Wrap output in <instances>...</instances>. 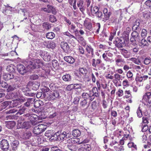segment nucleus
Wrapping results in <instances>:
<instances>
[{"instance_id": "obj_1", "label": "nucleus", "mask_w": 151, "mask_h": 151, "mask_svg": "<svg viewBox=\"0 0 151 151\" xmlns=\"http://www.w3.org/2000/svg\"><path fill=\"white\" fill-rule=\"evenodd\" d=\"M47 126L43 124H39L35 126L33 129V132L35 134L38 135L44 132L46 129Z\"/></svg>"}, {"instance_id": "obj_2", "label": "nucleus", "mask_w": 151, "mask_h": 151, "mask_svg": "<svg viewBox=\"0 0 151 151\" xmlns=\"http://www.w3.org/2000/svg\"><path fill=\"white\" fill-rule=\"evenodd\" d=\"M151 93L150 92L146 93L143 96L142 101L145 105L148 106H151Z\"/></svg>"}, {"instance_id": "obj_3", "label": "nucleus", "mask_w": 151, "mask_h": 151, "mask_svg": "<svg viewBox=\"0 0 151 151\" xmlns=\"http://www.w3.org/2000/svg\"><path fill=\"white\" fill-rule=\"evenodd\" d=\"M60 47L63 52L67 54H70L72 51L71 50L68 43L65 42H62L60 43Z\"/></svg>"}, {"instance_id": "obj_4", "label": "nucleus", "mask_w": 151, "mask_h": 151, "mask_svg": "<svg viewBox=\"0 0 151 151\" xmlns=\"http://www.w3.org/2000/svg\"><path fill=\"white\" fill-rule=\"evenodd\" d=\"M9 145L8 141L6 139H3L0 142V148L4 151H6L8 150Z\"/></svg>"}, {"instance_id": "obj_5", "label": "nucleus", "mask_w": 151, "mask_h": 151, "mask_svg": "<svg viewBox=\"0 0 151 151\" xmlns=\"http://www.w3.org/2000/svg\"><path fill=\"white\" fill-rule=\"evenodd\" d=\"M40 55L45 61H49L50 59L49 53L45 51H41Z\"/></svg>"}, {"instance_id": "obj_6", "label": "nucleus", "mask_w": 151, "mask_h": 151, "mask_svg": "<svg viewBox=\"0 0 151 151\" xmlns=\"http://www.w3.org/2000/svg\"><path fill=\"white\" fill-rule=\"evenodd\" d=\"M81 96L84 99L86 100L87 99H88L91 101H92L94 99V96L93 95H91V91H90L89 93L83 92L82 93Z\"/></svg>"}, {"instance_id": "obj_7", "label": "nucleus", "mask_w": 151, "mask_h": 151, "mask_svg": "<svg viewBox=\"0 0 151 151\" xmlns=\"http://www.w3.org/2000/svg\"><path fill=\"white\" fill-rule=\"evenodd\" d=\"M17 68L19 73L22 75H24L27 72L26 68L22 64L17 65Z\"/></svg>"}, {"instance_id": "obj_8", "label": "nucleus", "mask_w": 151, "mask_h": 151, "mask_svg": "<svg viewBox=\"0 0 151 151\" xmlns=\"http://www.w3.org/2000/svg\"><path fill=\"white\" fill-rule=\"evenodd\" d=\"M3 78L6 81L11 80V81H13L14 79V76L12 73H6L4 74L3 76Z\"/></svg>"}, {"instance_id": "obj_9", "label": "nucleus", "mask_w": 151, "mask_h": 151, "mask_svg": "<svg viewBox=\"0 0 151 151\" xmlns=\"http://www.w3.org/2000/svg\"><path fill=\"white\" fill-rule=\"evenodd\" d=\"M121 52L124 58H129L131 55V52L129 50L124 49H121Z\"/></svg>"}, {"instance_id": "obj_10", "label": "nucleus", "mask_w": 151, "mask_h": 151, "mask_svg": "<svg viewBox=\"0 0 151 151\" xmlns=\"http://www.w3.org/2000/svg\"><path fill=\"white\" fill-rule=\"evenodd\" d=\"M114 43L115 44L116 46L118 48L122 47L125 45L124 40H122L120 39L114 41Z\"/></svg>"}, {"instance_id": "obj_11", "label": "nucleus", "mask_w": 151, "mask_h": 151, "mask_svg": "<svg viewBox=\"0 0 151 151\" xmlns=\"http://www.w3.org/2000/svg\"><path fill=\"white\" fill-rule=\"evenodd\" d=\"M56 133L57 134L58 141L63 140L65 138V135L66 134V132H64L61 133V132L58 131Z\"/></svg>"}, {"instance_id": "obj_12", "label": "nucleus", "mask_w": 151, "mask_h": 151, "mask_svg": "<svg viewBox=\"0 0 151 151\" xmlns=\"http://www.w3.org/2000/svg\"><path fill=\"white\" fill-rule=\"evenodd\" d=\"M25 101L24 99H16L12 101V106L13 107H16L20 104L21 103Z\"/></svg>"}, {"instance_id": "obj_13", "label": "nucleus", "mask_w": 151, "mask_h": 151, "mask_svg": "<svg viewBox=\"0 0 151 151\" xmlns=\"http://www.w3.org/2000/svg\"><path fill=\"white\" fill-rule=\"evenodd\" d=\"M125 62L124 59L122 58L120 55L118 56L115 59L116 64L118 66H121L122 63H124Z\"/></svg>"}, {"instance_id": "obj_14", "label": "nucleus", "mask_w": 151, "mask_h": 151, "mask_svg": "<svg viewBox=\"0 0 151 151\" xmlns=\"http://www.w3.org/2000/svg\"><path fill=\"white\" fill-rule=\"evenodd\" d=\"M131 35L132 37L133 38V39H135L138 42H139L140 41L141 38L139 35V34L137 31H133Z\"/></svg>"}, {"instance_id": "obj_15", "label": "nucleus", "mask_w": 151, "mask_h": 151, "mask_svg": "<svg viewBox=\"0 0 151 151\" xmlns=\"http://www.w3.org/2000/svg\"><path fill=\"white\" fill-rule=\"evenodd\" d=\"M84 25L86 28V31L88 32L91 31L92 28V24L90 22H85Z\"/></svg>"}, {"instance_id": "obj_16", "label": "nucleus", "mask_w": 151, "mask_h": 151, "mask_svg": "<svg viewBox=\"0 0 151 151\" xmlns=\"http://www.w3.org/2000/svg\"><path fill=\"white\" fill-rule=\"evenodd\" d=\"M64 60L70 64L73 63L75 61L74 58L71 56H65L64 57Z\"/></svg>"}, {"instance_id": "obj_17", "label": "nucleus", "mask_w": 151, "mask_h": 151, "mask_svg": "<svg viewBox=\"0 0 151 151\" xmlns=\"http://www.w3.org/2000/svg\"><path fill=\"white\" fill-rule=\"evenodd\" d=\"M139 42V45L141 47H143L145 46H148L149 44L147 41L145 39H141L140 41Z\"/></svg>"}, {"instance_id": "obj_18", "label": "nucleus", "mask_w": 151, "mask_h": 151, "mask_svg": "<svg viewBox=\"0 0 151 151\" xmlns=\"http://www.w3.org/2000/svg\"><path fill=\"white\" fill-rule=\"evenodd\" d=\"M42 98H45L46 99L48 100H53L52 96V94L51 93L48 92L47 93H43Z\"/></svg>"}, {"instance_id": "obj_19", "label": "nucleus", "mask_w": 151, "mask_h": 151, "mask_svg": "<svg viewBox=\"0 0 151 151\" xmlns=\"http://www.w3.org/2000/svg\"><path fill=\"white\" fill-rule=\"evenodd\" d=\"M19 145V142L18 141L15 140L13 141L11 144L12 150L14 151L17 150Z\"/></svg>"}, {"instance_id": "obj_20", "label": "nucleus", "mask_w": 151, "mask_h": 151, "mask_svg": "<svg viewBox=\"0 0 151 151\" xmlns=\"http://www.w3.org/2000/svg\"><path fill=\"white\" fill-rule=\"evenodd\" d=\"M101 62V60L99 59L96 60L95 59H93L92 60V66L96 68L97 66H98L99 64H100Z\"/></svg>"}, {"instance_id": "obj_21", "label": "nucleus", "mask_w": 151, "mask_h": 151, "mask_svg": "<svg viewBox=\"0 0 151 151\" xmlns=\"http://www.w3.org/2000/svg\"><path fill=\"white\" fill-rule=\"evenodd\" d=\"M52 96L53 100L56 99H59L60 96L59 93L58 91H55L53 92L52 93Z\"/></svg>"}, {"instance_id": "obj_22", "label": "nucleus", "mask_w": 151, "mask_h": 151, "mask_svg": "<svg viewBox=\"0 0 151 151\" xmlns=\"http://www.w3.org/2000/svg\"><path fill=\"white\" fill-rule=\"evenodd\" d=\"M12 103V101H5L1 104V106L2 109H5L8 105L11 104Z\"/></svg>"}, {"instance_id": "obj_23", "label": "nucleus", "mask_w": 151, "mask_h": 151, "mask_svg": "<svg viewBox=\"0 0 151 151\" xmlns=\"http://www.w3.org/2000/svg\"><path fill=\"white\" fill-rule=\"evenodd\" d=\"M34 101V99L33 98L28 99L27 101L24 103V105L27 107H29L31 104H33Z\"/></svg>"}, {"instance_id": "obj_24", "label": "nucleus", "mask_w": 151, "mask_h": 151, "mask_svg": "<svg viewBox=\"0 0 151 151\" xmlns=\"http://www.w3.org/2000/svg\"><path fill=\"white\" fill-rule=\"evenodd\" d=\"M63 80L65 81H70L71 80V76L69 74H66L63 76L62 77Z\"/></svg>"}, {"instance_id": "obj_25", "label": "nucleus", "mask_w": 151, "mask_h": 151, "mask_svg": "<svg viewBox=\"0 0 151 151\" xmlns=\"http://www.w3.org/2000/svg\"><path fill=\"white\" fill-rule=\"evenodd\" d=\"M86 50L88 54H91L92 57L94 55L93 49L91 46H87L86 47Z\"/></svg>"}, {"instance_id": "obj_26", "label": "nucleus", "mask_w": 151, "mask_h": 151, "mask_svg": "<svg viewBox=\"0 0 151 151\" xmlns=\"http://www.w3.org/2000/svg\"><path fill=\"white\" fill-rule=\"evenodd\" d=\"M16 125L15 122L13 121H9L7 122L6 127L12 129Z\"/></svg>"}, {"instance_id": "obj_27", "label": "nucleus", "mask_w": 151, "mask_h": 151, "mask_svg": "<svg viewBox=\"0 0 151 151\" xmlns=\"http://www.w3.org/2000/svg\"><path fill=\"white\" fill-rule=\"evenodd\" d=\"M35 64L34 60L29 62V63L28 65V68H30L31 69H34L36 68L35 66Z\"/></svg>"}, {"instance_id": "obj_28", "label": "nucleus", "mask_w": 151, "mask_h": 151, "mask_svg": "<svg viewBox=\"0 0 151 151\" xmlns=\"http://www.w3.org/2000/svg\"><path fill=\"white\" fill-rule=\"evenodd\" d=\"M43 102L40 100L36 101L34 103V106L36 108H38L39 107L42 106L43 105Z\"/></svg>"}, {"instance_id": "obj_29", "label": "nucleus", "mask_w": 151, "mask_h": 151, "mask_svg": "<svg viewBox=\"0 0 151 151\" xmlns=\"http://www.w3.org/2000/svg\"><path fill=\"white\" fill-rule=\"evenodd\" d=\"M17 86L15 84L9 85L7 87L8 88L7 89V91L8 92L12 91L16 89L17 88Z\"/></svg>"}, {"instance_id": "obj_30", "label": "nucleus", "mask_w": 151, "mask_h": 151, "mask_svg": "<svg viewBox=\"0 0 151 151\" xmlns=\"http://www.w3.org/2000/svg\"><path fill=\"white\" fill-rule=\"evenodd\" d=\"M81 134V132L78 129L74 130L72 132V135L74 137H75L79 136Z\"/></svg>"}, {"instance_id": "obj_31", "label": "nucleus", "mask_w": 151, "mask_h": 151, "mask_svg": "<svg viewBox=\"0 0 151 151\" xmlns=\"http://www.w3.org/2000/svg\"><path fill=\"white\" fill-rule=\"evenodd\" d=\"M111 14V13L110 12H109L108 13L106 14H104V17L102 18V21L105 22L106 21L109 20Z\"/></svg>"}, {"instance_id": "obj_32", "label": "nucleus", "mask_w": 151, "mask_h": 151, "mask_svg": "<svg viewBox=\"0 0 151 151\" xmlns=\"http://www.w3.org/2000/svg\"><path fill=\"white\" fill-rule=\"evenodd\" d=\"M55 36V34L53 32H49L46 34V37L49 39H53Z\"/></svg>"}, {"instance_id": "obj_33", "label": "nucleus", "mask_w": 151, "mask_h": 151, "mask_svg": "<svg viewBox=\"0 0 151 151\" xmlns=\"http://www.w3.org/2000/svg\"><path fill=\"white\" fill-rule=\"evenodd\" d=\"M35 66L36 68H39V66L42 65L41 60L39 59H36L34 60Z\"/></svg>"}, {"instance_id": "obj_34", "label": "nucleus", "mask_w": 151, "mask_h": 151, "mask_svg": "<svg viewBox=\"0 0 151 151\" xmlns=\"http://www.w3.org/2000/svg\"><path fill=\"white\" fill-rule=\"evenodd\" d=\"M27 108L25 107V106H23L22 108H21L19 110H18V111L17 113V114L21 115L23 114L25 112V111L27 110Z\"/></svg>"}, {"instance_id": "obj_35", "label": "nucleus", "mask_w": 151, "mask_h": 151, "mask_svg": "<svg viewBox=\"0 0 151 151\" xmlns=\"http://www.w3.org/2000/svg\"><path fill=\"white\" fill-rule=\"evenodd\" d=\"M78 141L76 138H71L67 140V142L68 143L75 144L77 143Z\"/></svg>"}, {"instance_id": "obj_36", "label": "nucleus", "mask_w": 151, "mask_h": 151, "mask_svg": "<svg viewBox=\"0 0 151 151\" xmlns=\"http://www.w3.org/2000/svg\"><path fill=\"white\" fill-rule=\"evenodd\" d=\"M40 84L38 82H35L33 83L32 85V89L34 90H36L39 88Z\"/></svg>"}, {"instance_id": "obj_37", "label": "nucleus", "mask_w": 151, "mask_h": 151, "mask_svg": "<svg viewBox=\"0 0 151 151\" xmlns=\"http://www.w3.org/2000/svg\"><path fill=\"white\" fill-rule=\"evenodd\" d=\"M42 26L43 28L47 30L50 29L51 27V25L47 22L43 23Z\"/></svg>"}, {"instance_id": "obj_38", "label": "nucleus", "mask_w": 151, "mask_h": 151, "mask_svg": "<svg viewBox=\"0 0 151 151\" xmlns=\"http://www.w3.org/2000/svg\"><path fill=\"white\" fill-rule=\"evenodd\" d=\"M49 21L52 23H54L57 21L56 17L54 15H50L49 17Z\"/></svg>"}, {"instance_id": "obj_39", "label": "nucleus", "mask_w": 151, "mask_h": 151, "mask_svg": "<svg viewBox=\"0 0 151 151\" xmlns=\"http://www.w3.org/2000/svg\"><path fill=\"white\" fill-rule=\"evenodd\" d=\"M6 69L10 73L14 72L15 71L14 66L12 64L7 66Z\"/></svg>"}, {"instance_id": "obj_40", "label": "nucleus", "mask_w": 151, "mask_h": 151, "mask_svg": "<svg viewBox=\"0 0 151 151\" xmlns=\"http://www.w3.org/2000/svg\"><path fill=\"white\" fill-rule=\"evenodd\" d=\"M128 146L129 148L133 147L134 148V149H132V150H137L136 145L134 144V143L133 142L129 143L128 144Z\"/></svg>"}, {"instance_id": "obj_41", "label": "nucleus", "mask_w": 151, "mask_h": 151, "mask_svg": "<svg viewBox=\"0 0 151 151\" xmlns=\"http://www.w3.org/2000/svg\"><path fill=\"white\" fill-rule=\"evenodd\" d=\"M55 43L53 41H52L50 42H48V46L47 45V48H51L52 49H53L55 48Z\"/></svg>"}, {"instance_id": "obj_42", "label": "nucleus", "mask_w": 151, "mask_h": 151, "mask_svg": "<svg viewBox=\"0 0 151 151\" xmlns=\"http://www.w3.org/2000/svg\"><path fill=\"white\" fill-rule=\"evenodd\" d=\"M137 114L139 118H141L142 116V110L140 109V107H139L137 110Z\"/></svg>"}, {"instance_id": "obj_43", "label": "nucleus", "mask_w": 151, "mask_h": 151, "mask_svg": "<svg viewBox=\"0 0 151 151\" xmlns=\"http://www.w3.org/2000/svg\"><path fill=\"white\" fill-rule=\"evenodd\" d=\"M90 7L91 8V13L95 14L99 11V8L97 6L94 7L93 10L92 9V6H91Z\"/></svg>"}, {"instance_id": "obj_44", "label": "nucleus", "mask_w": 151, "mask_h": 151, "mask_svg": "<svg viewBox=\"0 0 151 151\" xmlns=\"http://www.w3.org/2000/svg\"><path fill=\"white\" fill-rule=\"evenodd\" d=\"M50 140L51 141H55L58 140L57 134L56 132L54 135H52L50 137Z\"/></svg>"}, {"instance_id": "obj_45", "label": "nucleus", "mask_w": 151, "mask_h": 151, "mask_svg": "<svg viewBox=\"0 0 151 151\" xmlns=\"http://www.w3.org/2000/svg\"><path fill=\"white\" fill-rule=\"evenodd\" d=\"M73 84L74 86V89H81L82 86V84L80 83H76Z\"/></svg>"}, {"instance_id": "obj_46", "label": "nucleus", "mask_w": 151, "mask_h": 151, "mask_svg": "<svg viewBox=\"0 0 151 151\" xmlns=\"http://www.w3.org/2000/svg\"><path fill=\"white\" fill-rule=\"evenodd\" d=\"M31 136V133L29 131H28L24 134V137L27 139H29Z\"/></svg>"}, {"instance_id": "obj_47", "label": "nucleus", "mask_w": 151, "mask_h": 151, "mask_svg": "<svg viewBox=\"0 0 151 151\" xmlns=\"http://www.w3.org/2000/svg\"><path fill=\"white\" fill-rule=\"evenodd\" d=\"M147 31L145 29H143L141 34V37L144 38L147 36Z\"/></svg>"}, {"instance_id": "obj_48", "label": "nucleus", "mask_w": 151, "mask_h": 151, "mask_svg": "<svg viewBox=\"0 0 151 151\" xmlns=\"http://www.w3.org/2000/svg\"><path fill=\"white\" fill-rule=\"evenodd\" d=\"M126 76L128 78H130V80H132L133 76V74L131 71L129 70L128 71L127 73Z\"/></svg>"}, {"instance_id": "obj_49", "label": "nucleus", "mask_w": 151, "mask_h": 151, "mask_svg": "<svg viewBox=\"0 0 151 151\" xmlns=\"http://www.w3.org/2000/svg\"><path fill=\"white\" fill-rule=\"evenodd\" d=\"M37 118V116L35 115H32L30 116V121L32 122H35V120Z\"/></svg>"}, {"instance_id": "obj_50", "label": "nucleus", "mask_w": 151, "mask_h": 151, "mask_svg": "<svg viewBox=\"0 0 151 151\" xmlns=\"http://www.w3.org/2000/svg\"><path fill=\"white\" fill-rule=\"evenodd\" d=\"M53 67L54 68H58V63L57 60H53L52 61Z\"/></svg>"}, {"instance_id": "obj_51", "label": "nucleus", "mask_w": 151, "mask_h": 151, "mask_svg": "<svg viewBox=\"0 0 151 151\" xmlns=\"http://www.w3.org/2000/svg\"><path fill=\"white\" fill-rule=\"evenodd\" d=\"M131 30V29L130 27H127L126 29V30L124 32V34H126L125 36L126 37H128L129 34Z\"/></svg>"}, {"instance_id": "obj_52", "label": "nucleus", "mask_w": 151, "mask_h": 151, "mask_svg": "<svg viewBox=\"0 0 151 151\" xmlns=\"http://www.w3.org/2000/svg\"><path fill=\"white\" fill-rule=\"evenodd\" d=\"M98 68L99 70H105L106 68L104 66V63H101L98 65Z\"/></svg>"}, {"instance_id": "obj_53", "label": "nucleus", "mask_w": 151, "mask_h": 151, "mask_svg": "<svg viewBox=\"0 0 151 151\" xmlns=\"http://www.w3.org/2000/svg\"><path fill=\"white\" fill-rule=\"evenodd\" d=\"M95 16L98 17V18L100 19L103 18V14L102 12L100 11H99L95 14Z\"/></svg>"}, {"instance_id": "obj_54", "label": "nucleus", "mask_w": 151, "mask_h": 151, "mask_svg": "<svg viewBox=\"0 0 151 151\" xmlns=\"http://www.w3.org/2000/svg\"><path fill=\"white\" fill-rule=\"evenodd\" d=\"M80 71L82 74L84 75H85L87 72V69L86 68H80Z\"/></svg>"}, {"instance_id": "obj_55", "label": "nucleus", "mask_w": 151, "mask_h": 151, "mask_svg": "<svg viewBox=\"0 0 151 151\" xmlns=\"http://www.w3.org/2000/svg\"><path fill=\"white\" fill-rule=\"evenodd\" d=\"M52 131L51 130H47L46 131L45 133V136L47 137H50L52 135Z\"/></svg>"}, {"instance_id": "obj_56", "label": "nucleus", "mask_w": 151, "mask_h": 151, "mask_svg": "<svg viewBox=\"0 0 151 151\" xmlns=\"http://www.w3.org/2000/svg\"><path fill=\"white\" fill-rule=\"evenodd\" d=\"M18 111V109L15 108L11 109L9 111H6L7 114H12Z\"/></svg>"}, {"instance_id": "obj_57", "label": "nucleus", "mask_w": 151, "mask_h": 151, "mask_svg": "<svg viewBox=\"0 0 151 151\" xmlns=\"http://www.w3.org/2000/svg\"><path fill=\"white\" fill-rule=\"evenodd\" d=\"M91 107L92 109H96L97 106V104L96 101H94L93 102L91 105Z\"/></svg>"}, {"instance_id": "obj_58", "label": "nucleus", "mask_w": 151, "mask_h": 151, "mask_svg": "<svg viewBox=\"0 0 151 151\" xmlns=\"http://www.w3.org/2000/svg\"><path fill=\"white\" fill-rule=\"evenodd\" d=\"M151 61L150 57H147L145 58L144 60V63L146 65L149 64Z\"/></svg>"}, {"instance_id": "obj_59", "label": "nucleus", "mask_w": 151, "mask_h": 151, "mask_svg": "<svg viewBox=\"0 0 151 151\" xmlns=\"http://www.w3.org/2000/svg\"><path fill=\"white\" fill-rule=\"evenodd\" d=\"M122 85L123 86L125 87L129 86V84L128 80L126 79L124 80L122 82Z\"/></svg>"}, {"instance_id": "obj_60", "label": "nucleus", "mask_w": 151, "mask_h": 151, "mask_svg": "<svg viewBox=\"0 0 151 151\" xmlns=\"http://www.w3.org/2000/svg\"><path fill=\"white\" fill-rule=\"evenodd\" d=\"M81 12L83 13L84 14V11L85 10L86 7L84 5L81 6H78Z\"/></svg>"}, {"instance_id": "obj_61", "label": "nucleus", "mask_w": 151, "mask_h": 151, "mask_svg": "<svg viewBox=\"0 0 151 151\" xmlns=\"http://www.w3.org/2000/svg\"><path fill=\"white\" fill-rule=\"evenodd\" d=\"M121 75L118 73H116L114 74V77L115 80L116 81H119L120 80Z\"/></svg>"}, {"instance_id": "obj_62", "label": "nucleus", "mask_w": 151, "mask_h": 151, "mask_svg": "<svg viewBox=\"0 0 151 151\" xmlns=\"http://www.w3.org/2000/svg\"><path fill=\"white\" fill-rule=\"evenodd\" d=\"M131 59L134 63L137 65H139L140 63V61L139 59H137L135 58H132Z\"/></svg>"}, {"instance_id": "obj_63", "label": "nucleus", "mask_w": 151, "mask_h": 151, "mask_svg": "<svg viewBox=\"0 0 151 151\" xmlns=\"http://www.w3.org/2000/svg\"><path fill=\"white\" fill-rule=\"evenodd\" d=\"M145 5L151 9V0H147L145 3Z\"/></svg>"}, {"instance_id": "obj_64", "label": "nucleus", "mask_w": 151, "mask_h": 151, "mask_svg": "<svg viewBox=\"0 0 151 151\" xmlns=\"http://www.w3.org/2000/svg\"><path fill=\"white\" fill-rule=\"evenodd\" d=\"M87 101L86 100L84 99L81 102L80 104L81 106L84 107L87 104Z\"/></svg>"}]
</instances>
